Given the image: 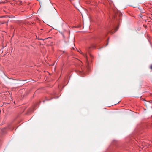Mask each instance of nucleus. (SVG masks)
Returning <instances> with one entry per match:
<instances>
[{"label":"nucleus","instance_id":"obj_1","mask_svg":"<svg viewBox=\"0 0 152 152\" xmlns=\"http://www.w3.org/2000/svg\"><path fill=\"white\" fill-rule=\"evenodd\" d=\"M80 53L81 54H83V55H84V57H85L86 58V59L87 61H88V59H87V58L86 54H83V53H82L81 52H80Z\"/></svg>","mask_w":152,"mask_h":152},{"label":"nucleus","instance_id":"obj_2","mask_svg":"<svg viewBox=\"0 0 152 152\" xmlns=\"http://www.w3.org/2000/svg\"><path fill=\"white\" fill-rule=\"evenodd\" d=\"M117 30V29H115L114 30V31H111L110 32V33L111 34H113Z\"/></svg>","mask_w":152,"mask_h":152},{"label":"nucleus","instance_id":"obj_3","mask_svg":"<svg viewBox=\"0 0 152 152\" xmlns=\"http://www.w3.org/2000/svg\"><path fill=\"white\" fill-rule=\"evenodd\" d=\"M150 68L151 69H152V64L150 66Z\"/></svg>","mask_w":152,"mask_h":152},{"label":"nucleus","instance_id":"obj_4","mask_svg":"<svg viewBox=\"0 0 152 152\" xmlns=\"http://www.w3.org/2000/svg\"><path fill=\"white\" fill-rule=\"evenodd\" d=\"M108 42H107V44H106V46H107V45H108V44L109 39H108Z\"/></svg>","mask_w":152,"mask_h":152},{"label":"nucleus","instance_id":"obj_5","mask_svg":"<svg viewBox=\"0 0 152 152\" xmlns=\"http://www.w3.org/2000/svg\"><path fill=\"white\" fill-rule=\"evenodd\" d=\"M90 56H91V55H90Z\"/></svg>","mask_w":152,"mask_h":152}]
</instances>
